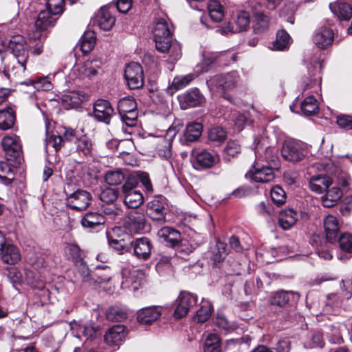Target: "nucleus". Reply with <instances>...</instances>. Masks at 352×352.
<instances>
[{
  "label": "nucleus",
  "instance_id": "nucleus-1",
  "mask_svg": "<svg viewBox=\"0 0 352 352\" xmlns=\"http://www.w3.org/2000/svg\"><path fill=\"white\" fill-rule=\"evenodd\" d=\"M9 48L17 63L11 65L8 58L0 54V70L8 78L19 80L26 69V62L29 56L28 46L24 38L16 35L10 40Z\"/></svg>",
  "mask_w": 352,
  "mask_h": 352
},
{
  "label": "nucleus",
  "instance_id": "nucleus-2",
  "mask_svg": "<svg viewBox=\"0 0 352 352\" xmlns=\"http://www.w3.org/2000/svg\"><path fill=\"white\" fill-rule=\"evenodd\" d=\"M156 50L165 53L171 50L173 60H177L182 55L181 46L178 43H172L173 26L168 19L160 17L155 19L152 30Z\"/></svg>",
  "mask_w": 352,
  "mask_h": 352
},
{
  "label": "nucleus",
  "instance_id": "nucleus-3",
  "mask_svg": "<svg viewBox=\"0 0 352 352\" xmlns=\"http://www.w3.org/2000/svg\"><path fill=\"white\" fill-rule=\"evenodd\" d=\"M100 67L101 61L99 59H89L82 64L75 65L72 68L69 75L73 79L90 80L98 74Z\"/></svg>",
  "mask_w": 352,
  "mask_h": 352
},
{
  "label": "nucleus",
  "instance_id": "nucleus-4",
  "mask_svg": "<svg viewBox=\"0 0 352 352\" xmlns=\"http://www.w3.org/2000/svg\"><path fill=\"white\" fill-rule=\"evenodd\" d=\"M124 78L131 89H138L144 85V73L142 66L135 62L130 63L125 68Z\"/></svg>",
  "mask_w": 352,
  "mask_h": 352
},
{
  "label": "nucleus",
  "instance_id": "nucleus-5",
  "mask_svg": "<svg viewBox=\"0 0 352 352\" xmlns=\"http://www.w3.org/2000/svg\"><path fill=\"white\" fill-rule=\"evenodd\" d=\"M219 161V155L206 150L192 151V163L197 170L208 169L213 167Z\"/></svg>",
  "mask_w": 352,
  "mask_h": 352
},
{
  "label": "nucleus",
  "instance_id": "nucleus-6",
  "mask_svg": "<svg viewBox=\"0 0 352 352\" xmlns=\"http://www.w3.org/2000/svg\"><path fill=\"white\" fill-rule=\"evenodd\" d=\"M245 177L253 182L267 183L274 179V173L272 167L255 162L252 168L245 174Z\"/></svg>",
  "mask_w": 352,
  "mask_h": 352
},
{
  "label": "nucleus",
  "instance_id": "nucleus-7",
  "mask_svg": "<svg viewBox=\"0 0 352 352\" xmlns=\"http://www.w3.org/2000/svg\"><path fill=\"white\" fill-rule=\"evenodd\" d=\"M197 302V296L188 292H182L177 299L176 308L174 317L177 319L182 318L188 313L190 308Z\"/></svg>",
  "mask_w": 352,
  "mask_h": 352
},
{
  "label": "nucleus",
  "instance_id": "nucleus-8",
  "mask_svg": "<svg viewBox=\"0 0 352 352\" xmlns=\"http://www.w3.org/2000/svg\"><path fill=\"white\" fill-rule=\"evenodd\" d=\"M1 146L8 160H16L22 155V146L19 136L8 135L1 140Z\"/></svg>",
  "mask_w": 352,
  "mask_h": 352
},
{
  "label": "nucleus",
  "instance_id": "nucleus-9",
  "mask_svg": "<svg viewBox=\"0 0 352 352\" xmlns=\"http://www.w3.org/2000/svg\"><path fill=\"white\" fill-rule=\"evenodd\" d=\"M126 228L131 234H140L146 227V219L144 212L133 210L129 212L125 223Z\"/></svg>",
  "mask_w": 352,
  "mask_h": 352
},
{
  "label": "nucleus",
  "instance_id": "nucleus-10",
  "mask_svg": "<svg viewBox=\"0 0 352 352\" xmlns=\"http://www.w3.org/2000/svg\"><path fill=\"white\" fill-rule=\"evenodd\" d=\"M236 72H231L225 75H217L207 81L209 87H219L222 90H229L234 88L239 80Z\"/></svg>",
  "mask_w": 352,
  "mask_h": 352
},
{
  "label": "nucleus",
  "instance_id": "nucleus-11",
  "mask_svg": "<svg viewBox=\"0 0 352 352\" xmlns=\"http://www.w3.org/2000/svg\"><path fill=\"white\" fill-rule=\"evenodd\" d=\"M282 157L289 162H297L305 157L304 151L300 144L293 140L285 141L281 148Z\"/></svg>",
  "mask_w": 352,
  "mask_h": 352
},
{
  "label": "nucleus",
  "instance_id": "nucleus-12",
  "mask_svg": "<svg viewBox=\"0 0 352 352\" xmlns=\"http://www.w3.org/2000/svg\"><path fill=\"white\" fill-rule=\"evenodd\" d=\"M250 25V15L245 11H240L236 15L234 25L228 23L225 26L217 30L221 34L236 33L246 31Z\"/></svg>",
  "mask_w": 352,
  "mask_h": 352
},
{
  "label": "nucleus",
  "instance_id": "nucleus-13",
  "mask_svg": "<svg viewBox=\"0 0 352 352\" xmlns=\"http://www.w3.org/2000/svg\"><path fill=\"white\" fill-rule=\"evenodd\" d=\"M91 197L89 192L82 190H78L70 194L66 199V204L72 209L82 210L89 205Z\"/></svg>",
  "mask_w": 352,
  "mask_h": 352
},
{
  "label": "nucleus",
  "instance_id": "nucleus-14",
  "mask_svg": "<svg viewBox=\"0 0 352 352\" xmlns=\"http://www.w3.org/2000/svg\"><path fill=\"white\" fill-rule=\"evenodd\" d=\"M134 256L140 260H148L151 254L153 245L147 237H140L131 242Z\"/></svg>",
  "mask_w": 352,
  "mask_h": 352
},
{
  "label": "nucleus",
  "instance_id": "nucleus-15",
  "mask_svg": "<svg viewBox=\"0 0 352 352\" xmlns=\"http://www.w3.org/2000/svg\"><path fill=\"white\" fill-rule=\"evenodd\" d=\"M113 114V108L108 100L99 99L96 101L94 105V115L96 120L109 124Z\"/></svg>",
  "mask_w": 352,
  "mask_h": 352
},
{
  "label": "nucleus",
  "instance_id": "nucleus-16",
  "mask_svg": "<svg viewBox=\"0 0 352 352\" xmlns=\"http://www.w3.org/2000/svg\"><path fill=\"white\" fill-rule=\"evenodd\" d=\"M88 96L81 91H70L61 98L63 106L66 109H76L86 101Z\"/></svg>",
  "mask_w": 352,
  "mask_h": 352
},
{
  "label": "nucleus",
  "instance_id": "nucleus-17",
  "mask_svg": "<svg viewBox=\"0 0 352 352\" xmlns=\"http://www.w3.org/2000/svg\"><path fill=\"white\" fill-rule=\"evenodd\" d=\"M116 18L112 15L109 8H102L97 13L94 19L96 23L100 29L108 31L114 25Z\"/></svg>",
  "mask_w": 352,
  "mask_h": 352
},
{
  "label": "nucleus",
  "instance_id": "nucleus-18",
  "mask_svg": "<svg viewBox=\"0 0 352 352\" xmlns=\"http://www.w3.org/2000/svg\"><path fill=\"white\" fill-rule=\"evenodd\" d=\"M202 96L197 89H195L179 96V101L182 109L194 107L202 102Z\"/></svg>",
  "mask_w": 352,
  "mask_h": 352
},
{
  "label": "nucleus",
  "instance_id": "nucleus-19",
  "mask_svg": "<svg viewBox=\"0 0 352 352\" xmlns=\"http://www.w3.org/2000/svg\"><path fill=\"white\" fill-rule=\"evenodd\" d=\"M122 232L121 227H116L113 229V235L109 237V245L120 254L128 250L127 243L125 238H129L127 234H124L121 237L120 232Z\"/></svg>",
  "mask_w": 352,
  "mask_h": 352
},
{
  "label": "nucleus",
  "instance_id": "nucleus-20",
  "mask_svg": "<svg viewBox=\"0 0 352 352\" xmlns=\"http://www.w3.org/2000/svg\"><path fill=\"white\" fill-rule=\"evenodd\" d=\"M158 236L167 245L175 247L181 242V234L177 230L170 227H164L157 232Z\"/></svg>",
  "mask_w": 352,
  "mask_h": 352
},
{
  "label": "nucleus",
  "instance_id": "nucleus-21",
  "mask_svg": "<svg viewBox=\"0 0 352 352\" xmlns=\"http://www.w3.org/2000/svg\"><path fill=\"white\" fill-rule=\"evenodd\" d=\"M126 335L124 326L115 325L106 333L104 340L109 345H118L124 340Z\"/></svg>",
  "mask_w": 352,
  "mask_h": 352
},
{
  "label": "nucleus",
  "instance_id": "nucleus-22",
  "mask_svg": "<svg viewBox=\"0 0 352 352\" xmlns=\"http://www.w3.org/2000/svg\"><path fill=\"white\" fill-rule=\"evenodd\" d=\"M0 258L5 263L14 265L20 261L21 254L16 246L6 243L0 250Z\"/></svg>",
  "mask_w": 352,
  "mask_h": 352
},
{
  "label": "nucleus",
  "instance_id": "nucleus-23",
  "mask_svg": "<svg viewBox=\"0 0 352 352\" xmlns=\"http://www.w3.org/2000/svg\"><path fill=\"white\" fill-rule=\"evenodd\" d=\"M161 316V311L157 307L142 308L138 312V321L144 324H149Z\"/></svg>",
  "mask_w": 352,
  "mask_h": 352
},
{
  "label": "nucleus",
  "instance_id": "nucleus-24",
  "mask_svg": "<svg viewBox=\"0 0 352 352\" xmlns=\"http://www.w3.org/2000/svg\"><path fill=\"white\" fill-rule=\"evenodd\" d=\"M57 19V14H54L52 12L46 9L39 12L35 21V26L36 29L41 31L45 30L50 27L54 26Z\"/></svg>",
  "mask_w": 352,
  "mask_h": 352
},
{
  "label": "nucleus",
  "instance_id": "nucleus-25",
  "mask_svg": "<svg viewBox=\"0 0 352 352\" xmlns=\"http://www.w3.org/2000/svg\"><path fill=\"white\" fill-rule=\"evenodd\" d=\"M333 38V30L330 28H323L315 34L314 42L319 48L324 49L331 45Z\"/></svg>",
  "mask_w": 352,
  "mask_h": 352
},
{
  "label": "nucleus",
  "instance_id": "nucleus-26",
  "mask_svg": "<svg viewBox=\"0 0 352 352\" xmlns=\"http://www.w3.org/2000/svg\"><path fill=\"white\" fill-rule=\"evenodd\" d=\"M298 220V214L293 209H285L280 212L278 224L285 230L292 228Z\"/></svg>",
  "mask_w": 352,
  "mask_h": 352
},
{
  "label": "nucleus",
  "instance_id": "nucleus-27",
  "mask_svg": "<svg viewBox=\"0 0 352 352\" xmlns=\"http://www.w3.org/2000/svg\"><path fill=\"white\" fill-rule=\"evenodd\" d=\"M330 8L340 20L347 21L352 16V7L349 3L338 1L330 4Z\"/></svg>",
  "mask_w": 352,
  "mask_h": 352
},
{
  "label": "nucleus",
  "instance_id": "nucleus-28",
  "mask_svg": "<svg viewBox=\"0 0 352 352\" xmlns=\"http://www.w3.org/2000/svg\"><path fill=\"white\" fill-rule=\"evenodd\" d=\"M203 126L199 122H192L186 126L183 133L185 143H190L197 141L201 136Z\"/></svg>",
  "mask_w": 352,
  "mask_h": 352
},
{
  "label": "nucleus",
  "instance_id": "nucleus-29",
  "mask_svg": "<svg viewBox=\"0 0 352 352\" xmlns=\"http://www.w3.org/2000/svg\"><path fill=\"white\" fill-rule=\"evenodd\" d=\"M324 228L327 239L329 241L335 240L340 230L338 219L333 215H328L324 219Z\"/></svg>",
  "mask_w": 352,
  "mask_h": 352
},
{
  "label": "nucleus",
  "instance_id": "nucleus-30",
  "mask_svg": "<svg viewBox=\"0 0 352 352\" xmlns=\"http://www.w3.org/2000/svg\"><path fill=\"white\" fill-rule=\"evenodd\" d=\"M104 217L97 212H89L81 219V224L84 228L93 229L104 223Z\"/></svg>",
  "mask_w": 352,
  "mask_h": 352
},
{
  "label": "nucleus",
  "instance_id": "nucleus-31",
  "mask_svg": "<svg viewBox=\"0 0 352 352\" xmlns=\"http://www.w3.org/2000/svg\"><path fill=\"white\" fill-rule=\"evenodd\" d=\"M300 295L299 293L293 291H279L274 294L270 299V304L272 305H277L279 307L284 306L290 300L291 297L293 299H298Z\"/></svg>",
  "mask_w": 352,
  "mask_h": 352
},
{
  "label": "nucleus",
  "instance_id": "nucleus-32",
  "mask_svg": "<svg viewBox=\"0 0 352 352\" xmlns=\"http://www.w3.org/2000/svg\"><path fill=\"white\" fill-rule=\"evenodd\" d=\"M331 184V179L327 176H314L309 182V187L312 191L322 193L326 191Z\"/></svg>",
  "mask_w": 352,
  "mask_h": 352
},
{
  "label": "nucleus",
  "instance_id": "nucleus-33",
  "mask_svg": "<svg viewBox=\"0 0 352 352\" xmlns=\"http://www.w3.org/2000/svg\"><path fill=\"white\" fill-rule=\"evenodd\" d=\"M124 194V202L128 208H137L144 203V197L138 190H131Z\"/></svg>",
  "mask_w": 352,
  "mask_h": 352
},
{
  "label": "nucleus",
  "instance_id": "nucleus-34",
  "mask_svg": "<svg viewBox=\"0 0 352 352\" xmlns=\"http://www.w3.org/2000/svg\"><path fill=\"white\" fill-rule=\"evenodd\" d=\"M16 120L15 113L11 108L0 111V129L8 130L14 124Z\"/></svg>",
  "mask_w": 352,
  "mask_h": 352
},
{
  "label": "nucleus",
  "instance_id": "nucleus-35",
  "mask_svg": "<svg viewBox=\"0 0 352 352\" xmlns=\"http://www.w3.org/2000/svg\"><path fill=\"white\" fill-rule=\"evenodd\" d=\"M50 126L51 122L47 120L45 122L46 143L47 145H52L55 151H58L64 146V140L60 135H56L54 133L50 135Z\"/></svg>",
  "mask_w": 352,
  "mask_h": 352
},
{
  "label": "nucleus",
  "instance_id": "nucleus-36",
  "mask_svg": "<svg viewBox=\"0 0 352 352\" xmlns=\"http://www.w3.org/2000/svg\"><path fill=\"white\" fill-rule=\"evenodd\" d=\"M195 76L192 74H189L185 76H175L172 82L171 86L168 87L167 91L173 94L174 91L183 89L187 86L193 79Z\"/></svg>",
  "mask_w": 352,
  "mask_h": 352
},
{
  "label": "nucleus",
  "instance_id": "nucleus-37",
  "mask_svg": "<svg viewBox=\"0 0 352 352\" xmlns=\"http://www.w3.org/2000/svg\"><path fill=\"white\" fill-rule=\"evenodd\" d=\"M342 196L340 188L333 187L328 190L326 195L322 197V203L324 207L331 208L335 206Z\"/></svg>",
  "mask_w": 352,
  "mask_h": 352
},
{
  "label": "nucleus",
  "instance_id": "nucleus-38",
  "mask_svg": "<svg viewBox=\"0 0 352 352\" xmlns=\"http://www.w3.org/2000/svg\"><path fill=\"white\" fill-rule=\"evenodd\" d=\"M96 44L95 33L92 31H87L82 36L80 41V50L84 54L91 52Z\"/></svg>",
  "mask_w": 352,
  "mask_h": 352
},
{
  "label": "nucleus",
  "instance_id": "nucleus-39",
  "mask_svg": "<svg viewBox=\"0 0 352 352\" xmlns=\"http://www.w3.org/2000/svg\"><path fill=\"white\" fill-rule=\"evenodd\" d=\"M212 306L211 302L207 300H203L200 304V308L195 316V320L198 322H206L210 316Z\"/></svg>",
  "mask_w": 352,
  "mask_h": 352
},
{
  "label": "nucleus",
  "instance_id": "nucleus-40",
  "mask_svg": "<svg viewBox=\"0 0 352 352\" xmlns=\"http://www.w3.org/2000/svg\"><path fill=\"white\" fill-rule=\"evenodd\" d=\"M208 9L209 15L214 21L219 22L223 19V7L218 1H210L208 3Z\"/></svg>",
  "mask_w": 352,
  "mask_h": 352
},
{
  "label": "nucleus",
  "instance_id": "nucleus-41",
  "mask_svg": "<svg viewBox=\"0 0 352 352\" xmlns=\"http://www.w3.org/2000/svg\"><path fill=\"white\" fill-rule=\"evenodd\" d=\"M291 41L289 34L285 30L277 32L276 38L273 42V49L275 50H284L288 48Z\"/></svg>",
  "mask_w": 352,
  "mask_h": 352
},
{
  "label": "nucleus",
  "instance_id": "nucleus-42",
  "mask_svg": "<svg viewBox=\"0 0 352 352\" xmlns=\"http://www.w3.org/2000/svg\"><path fill=\"white\" fill-rule=\"evenodd\" d=\"M269 24L270 20L267 16L262 12L255 13L253 28L256 33H262L267 30Z\"/></svg>",
  "mask_w": 352,
  "mask_h": 352
},
{
  "label": "nucleus",
  "instance_id": "nucleus-43",
  "mask_svg": "<svg viewBox=\"0 0 352 352\" xmlns=\"http://www.w3.org/2000/svg\"><path fill=\"white\" fill-rule=\"evenodd\" d=\"M300 109L305 116L315 114L318 110L316 99L313 96L306 98L301 103Z\"/></svg>",
  "mask_w": 352,
  "mask_h": 352
},
{
  "label": "nucleus",
  "instance_id": "nucleus-44",
  "mask_svg": "<svg viewBox=\"0 0 352 352\" xmlns=\"http://www.w3.org/2000/svg\"><path fill=\"white\" fill-rule=\"evenodd\" d=\"M125 179V175L120 170H109L104 175L106 183L111 186L121 184Z\"/></svg>",
  "mask_w": 352,
  "mask_h": 352
},
{
  "label": "nucleus",
  "instance_id": "nucleus-45",
  "mask_svg": "<svg viewBox=\"0 0 352 352\" xmlns=\"http://www.w3.org/2000/svg\"><path fill=\"white\" fill-rule=\"evenodd\" d=\"M136 102L131 96L124 97L118 101V110L120 116L131 110H136Z\"/></svg>",
  "mask_w": 352,
  "mask_h": 352
},
{
  "label": "nucleus",
  "instance_id": "nucleus-46",
  "mask_svg": "<svg viewBox=\"0 0 352 352\" xmlns=\"http://www.w3.org/2000/svg\"><path fill=\"white\" fill-rule=\"evenodd\" d=\"M75 144L76 146V151L79 153H82L84 155L91 154L93 145L91 141L87 136L82 135V137L77 138Z\"/></svg>",
  "mask_w": 352,
  "mask_h": 352
},
{
  "label": "nucleus",
  "instance_id": "nucleus-47",
  "mask_svg": "<svg viewBox=\"0 0 352 352\" xmlns=\"http://www.w3.org/2000/svg\"><path fill=\"white\" fill-rule=\"evenodd\" d=\"M227 245L226 243L217 241L212 250L211 258L214 264L220 263L227 255Z\"/></svg>",
  "mask_w": 352,
  "mask_h": 352
},
{
  "label": "nucleus",
  "instance_id": "nucleus-48",
  "mask_svg": "<svg viewBox=\"0 0 352 352\" xmlns=\"http://www.w3.org/2000/svg\"><path fill=\"white\" fill-rule=\"evenodd\" d=\"M106 316L107 320L110 321L120 322L126 318L127 313L122 308L112 307L107 311Z\"/></svg>",
  "mask_w": 352,
  "mask_h": 352
},
{
  "label": "nucleus",
  "instance_id": "nucleus-49",
  "mask_svg": "<svg viewBox=\"0 0 352 352\" xmlns=\"http://www.w3.org/2000/svg\"><path fill=\"white\" fill-rule=\"evenodd\" d=\"M204 352H220V340L217 335L210 333L204 344Z\"/></svg>",
  "mask_w": 352,
  "mask_h": 352
},
{
  "label": "nucleus",
  "instance_id": "nucleus-50",
  "mask_svg": "<svg viewBox=\"0 0 352 352\" xmlns=\"http://www.w3.org/2000/svg\"><path fill=\"white\" fill-rule=\"evenodd\" d=\"M208 137L210 142L221 143L226 140L227 134L222 127L216 126L208 131Z\"/></svg>",
  "mask_w": 352,
  "mask_h": 352
},
{
  "label": "nucleus",
  "instance_id": "nucleus-51",
  "mask_svg": "<svg viewBox=\"0 0 352 352\" xmlns=\"http://www.w3.org/2000/svg\"><path fill=\"white\" fill-rule=\"evenodd\" d=\"M119 191L117 188H106L102 190L99 197L102 202L111 204L117 199Z\"/></svg>",
  "mask_w": 352,
  "mask_h": 352
},
{
  "label": "nucleus",
  "instance_id": "nucleus-52",
  "mask_svg": "<svg viewBox=\"0 0 352 352\" xmlns=\"http://www.w3.org/2000/svg\"><path fill=\"white\" fill-rule=\"evenodd\" d=\"M125 182L122 186V192H129L135 190L134 188L138 184L139 175L138 172H135L129 174L127 177L125 175Z\"/></svg>",
  "mask_w": 352,
  "mask_h": 352
},
{
  "label": "nucleus",
  "instance_id": "nucleus-53",
  "mask_svg": "<svg viewBox=\"0 0 352 352\" xmlns=\"http://www.w3.org/2000/svg\"><path fill=\"white\" fill-rule=\"evenodd\" d=\"M271 197L274 204L277 206H281L285 202L286 194L282 188L276 186L271 190Z\"/></svg>",
  "mask_w": 352,
  "mask_h": 352
},
{
  "label": "nucleus",
  "instance_id": "nucleus-54",
  "mask_svg": "<svg viewBox=\"0 0 352 352\" xmlns=\"http://www.w3.org/2000/svg\"><path fill=\"white\" fill-rule=\"evenodd\" d=\"M214 324L217 327L225 331H230L234 329L232 324L221 314H217L214 320Z\"/></svg>",
  "mask_w": 352,
  "mask_h": 352
},
{
  "label": "nucleus",
  "instance_id": "nucleus-55",
  "mask_svg": "<svg viewBox=\"0 0 352 352\" xmlns=\"http://www.w3.org/2000/svg\"><path fill=\"white\" fill-rule=\"evenodd\" d=\"M46 9L52 12L54 14L59 15L63 11L64 0H47Z\"/></svg>",
  "mask_w": 352,
  "mask_h": 352
},
{
  "label": "nucleus",
  "instance_id": "nucleus-56",
  "mask_svg": "<svg viewBox=\"0 0 352 352\" xmlns=\"http://www.w3.org/2000/svg\"><path fill=\"white\" fill-rule=\"evenodd\" d=\"M120 118L126 126H133L136 124L138 120V112L136 110H131L127 113L120 115Z\"/></svg>",
  "mask_w": 352,
  "mask_h": 352
},
{
  "label": "nucleus",
  "instance_id": "nucleus-57",
  "mask_svg": "<svg viewBox=\"0 0 352 352\" xmlns=\"http://www.w3.org/2000/svg\"><path fill=\"white\" fill-rule=\"evenodd\" d=\"M340 248L347 252H352V235L343 234L339 238Z\"/></svg>",
  "mask_w": 352,
  "mask_h": 352
},
{
  "label": "nucleus",
  "instance_id": "nucleus-58",
  "mask_svg": "<svg viewBox=\"0 0 352 352\" xmlns=\"http://www.w3.org/2000/svg\"><path fill=\"white\" fill-rule=\"evenodd\" d=\"M240 144L235 140H230L224 148L225 153L230 156L234 157L241 152Z\"/></svg>",
  "mask_w": 352,
  "mask_h": 352
},
{
  "label": "nucleus",
  "instance_id": "nucleus-59",
  "mask_svg": "<svg viewBox=\"0 0 352 352\" xmlns=\"http://www.w3.org/2000/svg\"><path fill=\"white\" fill-rule=\"evenodd\" d=\"M338 125L345 130L352 129V116L341 115L337 117Z\"/></svg>",
  "mask_w": 352,
  "mask_h": 352
},
{
  "label": "nucleus",
  "instance_id": "nucleus-60",
  "mask_svg": "<svg viewBox=\"0 0 352 352\" xmlns=\"http://www.w3.org/2000/svg\"><path fill=\"white\" fill-rule=\"evenodd\" d=\"M165 208L164 203L158 199H153L148 204L149 213H164Z\"/></svg>",
  "mask_w": 352,
  "mask_h": 352
},
{
  "label": "nucleus",
  "instance_id": "nucleus-61",
  "mask_svg": "<svg viewBox=\"0 0 352 352\" xmlns=\"http://www.w3.org/2000/svg\"><path fill=\"white\" fill-rule=\"evenodd\" d=\"M324 344L323 334L320 331H314L311 337L310 347H322Z\"/></svg>",
  "mask_w": 352,
  "mask_h": 352
},
{
  "label": "nucleus",
  "instance_id": "nucleus-62",
  "mask_svg": "<svg viewBox=\"0 0 352 352\" xmlns=\"http://www.w3.org/2000/svg\"><path fill=\"white\" fill-rule=\"evenodd\" d=\"M34 87L36 89H43L45 91L50 90L52 88V85L47 76L38 78L34 82Z\"/></svg>",
  "mask_w": 352,
  "mask_h": 352
},
{
  "label": "nucleus",
  "instance_id": "nucleus-63",
  "mask_svg": "<svg viewBox=\"0 0 352 352\" xmlns=\"http://www.w3.org/2000/svg\"><path fill=\"white\" fill-rule=\"evenodd\" d=\"M8 277L14 285L21 284L23 281L20 271L15 267L9 270Z\"/></svg>",
  "mask_w": 352,
  "mask_h": 352
},
{
  "label": "nucleus",
  "instance_id": "nucleus-64",
  "mask_svg": "<svg viewBox=\"0 0 352 352\" xmlns=\"http://www.w3.org/2000/svg\"><path fill=\"white\" fill-rule=\"evenodd\" d=\"M276 352H289L291 349V342L288 338L280 339L278 341L274 347Z\"/></svg>",
  "mask_w": 352,
  "mask_h": 352
}]
</instances>
